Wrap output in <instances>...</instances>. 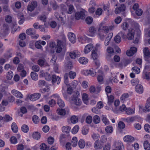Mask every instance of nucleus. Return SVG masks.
Returning <instances> with one entry per match:
<instances>
[{
	"label": "nucleus",
	"mask_w": 150,
	"mask_h": 150,
	"mask_svg": "<svg viewBox=\"0 0 150 150\" xmlns=\"http://www.w3.org/2000/svg\"><path fill=\"white\" fill-rule=\"evenodd\" d=\"M79 93L78 91L75 92L71 97V101L72 103L77 106H79L81 104V101L79 98Z\"/></svg>",
	"instance_id": "obj_1"
},
{
	"label": "nucleus",
	"mask_w": 150,
	"mask_h": 150,
	"mask_svg": "<svg viewBox=\"0 0 150 150\" xmlns=\"http://www.w3.org/2000/svg\"><path fill=\"white\" fill-rule=\"evenodd\" d=\"M65 42H62L60 40H58L57 42V46L56 48V52L58 53H60L62 51V49L65 47Z\"/></svg>",
	"instance_id": "obj_2"
},
{
	"label": "nucleus",
	"mask_w": 150,
	"mask_h": 150,
	"mask_svg": "<svg viewBox=\"0 0 150 150\" xmlns=\"http://www.w3.org/2000/svg\"><path fill=\"white\" fill-rule=\"evenodd\" d=\"M86 12L85 10L83 9H82L80 11L77 12L75 14V18L77 20L80 19H83L85 18Z\"/></svg>",
	"instance_id": "obj_3"
},
{
	"label": "nucleus",
	"mask_w": 150,
	"mask_h": 150,
	"mask_svg": "<svg viewBox=\"0 0 150 150\" xmlns=\"http://www.w3.org/2000/svg\"><path fill=\"white\" fill-rule=\"evenodd\" d=\"M51 96L57 100V103L60 107L63 108L64 106V102L61 99L59 95L56 94L53 95Z\"/></svg>",
	"instance_id": "obj_4"
},
{
	"label": "nucleus",
	"mask_w": 150,
	"mask_h": 150,
	"mask_svg": "<svg viewBox=\"0 0 150 150\" xmlns=\"http://www.w3.org/2000/svg\"><path fill=\"white\" fill-rule=\"evenodd\" d=\"M113 146L118 150H124L125 149L123 143L120 140L115 142L113 144Z\"/></svg>",
	"instance_id": "obj_5"
},
{
	"label": "nucleus",
	"mask_w": 150,
	"mask_h": 150,
	"mask_svg": "<svg viewBox=\"0 0 150 150\" xmlns=\"http://www.w3.org/2000/svg\"><path fill=\"white\" fill-rule=\"evenodd\" d=\"M125 8L126 7L125 5L122 4L115 8V13L116 14H118L121 12L124 11L125 10Z\"/></svg>",
	"instance_id": "obj_6"
},
{
	"label": "nucleus",
	"mask_w": 150,
	"mask_h": 150,
	"mask_svg": "<svg viewBox=\"0 0 150 150\" xmlns=\"http://www.w3.org/2000/svg\"><path fill=\"white\" fill-rule=\"evenodd\" d=\"M37 6V2L36 1H33L28 6L27 9L28 11H32L34 10L35 8Z\"/></svg>",
	"instance_id": "obj_7"
},
{
	"label": "nucleus",
	"mask_w": 150,
	"mask_h": 150,
	"mask_svg": "<svg viewBox=\"0 0 150 150\" xmlns=\"http://www.w3.org/2000/svg\"><path fill=\"white\" fill-rule=\"evenodd\" d=\"M134 29L132 28L129 29L126 38L129 40L132 39L134 38Z\"/></svg>",
	"instance_id": "obj_8"
},
{
	"label": "nucleus",
	"mask_w": 150,
	"mask_h": 150,
	"mask_svg": "<svg viewBox=\"0 0 150 150\" xmlns=\"http://www.w3.org/2000/svg\"><path fill=\"white\" fill-rule=\"evenodd\" d=\"M69 53L70 57L73 59H74L80 56V52L76 50L69 52Z\"/></svg>",
	"instance_id": "obj_9"
},
{
	"label": "nucleus",
	"mask_w": 150,
	"mask_h": 150,
	"mask_svg": "<svg viewBox=\"0 0 150 150\" xmlns=\"http://www.w3.org/2000/svg\"><path fill=\"white\" fill-rule=\"evenodd\" d=\"M69 111V109L68 108H65L64 109H59L57 110L58 113L62 115H64L67 114L68 113Z\"/></svg>",
	"instance_id": "obj_10"
},
{
	"label": "nucleus",
	"mask_w": 150,
	"mask_h": 150,
	"mask_svg": "<svg viewBox=\"0 0 150 150\" xmlns=\"http://www.w3.org/2000/svg\"><path fill=\"white\" fill-rule=\"evenodd\" d=\"M69 41L72 43H75L76 41V37L75 34L71 32L69 33L68 35Z\"/></svg>",
	"instance_id": "obj_11"
},
{
	"label": "nucleus",
	"mask_w": 150,
	"mask_h": 150,
	"mask_svg": "<svg viewBox=\"0 0 150 150\" xmlns=\"http://www.w3.org/2000/svg\"><path fill=\"white\" fill-rule=\"evenodd\" d=\"M137 51V49L135 47H131L130 50L127 51V55L129 56H132Z\"/></svg>",
	"instance_id": "obj_12"
},
{
	"label": "nucleus",
	"mask_w": 150,
	"mask_h": 150,
	"mask_svg": "<svg viewBox=\"0 0 150 150\" xmlns=\"http://www.w3.org/2000/svg\"><path fill=\"white\" fill-rule=\"evenodd\" d=\"M84 73L86 75H90L93 76L96 74V71L95 69H91L89 70H86Z\"/></svg>",
	"instance_id": "obj_13"
},
{
	"label": "nucleus",
	"mask_w": 150,
	"mask_h": 150,
	"mask_svg": "<svg viewBox=\"0 0 150 150\" xmlns=\"http://www.w3.org/2000/svg\"><path fill=\"white\" fill-rule=\"evenodd\" d=\"M109 27L106 25H101L99 26L98 31H102L106 34L109 32Z\"/></svg>",
	"instance_id": "obj_14"
},
{
	"label": "nucleus",
	"mask_w": 150,
	"mask_h": 150,
	"mask_svg": "<svg viewBox=\"0 0 150 150\" xmlns=\"http://www.w3.org/2000/svg\"><path fill=\"white\" fill-rule=\"evenodd\" d=\"M40 96V94L39 93H35L30 95L29 97V99L31 101H35L39 99Z\"/></svg>",
	"instance_id": "obj_15"
},
{
	"label": "nucleus",
	"mask_w": 150,
	"mask_h": 150,
	"mask_svg": "<svg viewBox=\"0 0 150 150\" xmlns=\"http://www.w3.org/2000/svg\"><path fill=\"white\" fill-rule=\"evenodd\" d=\"M93 47V45L92 44H89L86 45L84 50V52L85 54H88L92 50Z\"/></svg>",
	"instance_id": "obj_16"
},
{
	"label": "nucleus",
	"mask_w": 150,
	"mask_h": 150,
	"mask_svg": "<svg viewBox=\"0 0 150 150\" xmlns=\"http://www.w3.org/2000/svg\"><path fill=\"white\" fill-rule=\"evenodd\" d=\"M52 77V83H54L57 82V84L59 83L61 81L60 78L59 77L55 75H53Z\"/></svg>",
	"instance_id": "obj_17"
},
{
	"label": "nucleus",
	"mask_w": 150,
	"mask_h": 150,
	"mask_svg": "<svg viewBox=\"0 0 150 150\" xmlns=\"http://www.w3.org/2000/svg\"><path fill=\"white\" fill-rule=\"evenodd\" d=\"M135 90L137 93L139 94L142 93L144 91L143 86L140 84L136 85L135 88Z\"/></svg>",
	"instance_id": "obj_18"
},
{
	"label": "nucleus",
	"mask_w": 150,
	"mask_h": 150,
	"mask_svg": "<svg viewBox=\"0 0 150 150\" xmlns=\"http://www.w3.org/2000/svg\"><path fill=\"white\" fill-rule=\"evenodd\" d=\"M124 140L126 142L131 143L133 142L134 140V138L130 135H127L124 138Z\"/></svg>",
	"instance_id": "obj_19"
},
{
	"label": "nucleus",
	"mask_w": 150,
	"mask_h": 150,
	"mask_svg": "<svg viewBox=\"0 0 150 150\" xmlns=\"http://www.w3.org/2000/svg\"><path fill=\"white\" fill-rule=\"evenodd\" d=\"M97 29L93 26L90 27L89 30V34H88V35L90 36L93 37L94 36V34L96 33Z\"/></svg>",
	"instance_id": "obj_20"
},
{
	"label": "nucleus",
	"mask_w": 150,
	"mask_h": 150,
	"mask_svg": "<svg viewBox=\"0 0 150 150\" xmlns=\"http://www.w3.org/2000/svg\"><path fill=\"white\" fill-rule=\"evenodd\" d=\"M11 93L17 98H22L23 97V96L21 93L16 90H12Z\"/></svg>",
	"instance_id": "obj_21"
},
{
	"label": "nucleus",
	"mask_w": 150,
	"mask_h": 150,
	"mask_svg": "<svg viewBox=\"0 0 150 150\" xmlns=\"http://www.w3.org/2000/svg\"><path fill=\"white\" fill-rule=\"evenodd\" d=\"M129 94L127 93H125L121 96L120 99L121 101L125 103L129 97Z\"/></svg>",
	"instance_id": "obj_22"
},
{
	"label": "nucleus",
	"mask_w": 150,
	"mask_h": 150,
	"mask_svg": "<svg viewBox=\"0 0 150 150\" xmlns=\"http://www.w3.org/2000/svg\"><path fill=\"white\" fill-rule=\"evenodd\" d=\"M71 130V127L67 125L64 126L62 127V130L64 133L68 134L70 132Z\"/></svg>",
	"instance_id": "obj_23"
},
{
	"label": "nucleus",
	"mask_w": 150,
	"mask_h": 150,
	"mask_svg": "<svg viewBox=\"0 0 150 150\" xmlns=\"http://www.w3.org/2000/svg\"><path fill=\"white\" fill-rule=\"evenodd\" d=\"M144 57L146 59H148L150 57V52L147 47L145 48L143 50Z\"/></svg>",
	"instance_id": "obj_24"
},
{
	"label": "nucleus",
	"mask_w": 150,
	"mask_h": 150,
	"mask_svg": "<svg viewBox=\"0 0 150 150\" xmlns=\"http://www.w3.org/2000/svg\"><path fill=\"white\" fill-rule=\"evenodd\" d=\"M40 91L41 93H48V96L50 94V87L48 86H46L44 88L40 89Z\"/></svg>",
	"instance_id": "obj_25"
},
{
	"label": "nucleus",
	"mask_w": 150,
	"mask_h": 150,
	"mask_svg": "<svg viewBox=\"0 0 150 150\" xmlns=\"http://www.w3.org/2000/svg\"><path fill=\"white\" fill-rule=\"evenodd\" d=\"M135 108H127L126 113L128 115H131L134 113Z\"/></svg>",
	"instance_id": "obj_26"
},
{
	"label": "nucleus",
	"mask_w": 150,
	"mask_h": 150,
	"mask_svg": "<svg viewBox=\"0 0 150 150\" xmlns=\"http://www.w3.org/2000/svg\"><path fill=\"white\" fill-rule=\"evenodd\" d=\"M94 148L96 149H101L102 148V145L98 140L96 141L94 144Z\"/></svg>",
	"instance_id": "obj_27"
},
{
	"label": "nucleus",
	"mask_w": 150,
	"mask_h": 150,
	"mask_svg": "<svg viewBox=\"0 0 150 150\" xmlns=\"http://www.w3.org/2000/svg\"><path fill=\"white\" fill-rule=\"evenodd\" d=\"M79 61L81 64H86L88 63V60L85 57H82L79 58Z\"/></svg>",
	"instance_id": "obj_28"
},
{
	"label": "nucleus",
	"mask_w": 150,
	"mask_h": 150,
	"mask_svg": "<svg viewBox=\"0 0 150 150\" xmlns=\"http://www.w3.org/2000/svg\"><path fill=\"white\" fill-rule=\"evenodd\" d=\"M26 33L29 35H32L36 34V31L33 28H29L26 30Z\"/></svg>",
	"instance_id": "obj_29"
},
{
	"label": "nucleus",
	"mask_w": 150,
	"mask_h": 150,
	"mask_svg": "<svg viewBox=\"0 0 150 150\" xmlns=\"http://www.w3.org/2000/svg\"><path fill=\"white\" fill-rule=\"evenodd\" d=\"M107 96L108 98V105H110L113 103L114 100V97L112 95H110V96H108L107 94Z\"/></svg>",
	"instance_id": "obj_30"
},
{
	"label": "nucleus",
	"mask_w": 150,
	"mask_h": 150,
	"mask_svg": "<svg viewBox=\"0 0 150 150\" xmlns=\"http://www.w3.org/2000/svg\"><path fill=\"white\" fill-rule=\"evenodd\" d=\"M93 122L95 124H97L100 122V118L98 115H96L93 116Z\"/></svg>",
	"instance_id": "obj_31"
},
{
	"label": "nucleus",
	"mask_w": 150,
	"mask_h": 150,
	"mask_svg": "<svg viewBox=\"0 0 150 150\" xmlns=\"http://www.w3.org/2000/svg\"><path fill=\"white\" fill-rule=\"evenodd\" d=\"M54 15L58 20L61 21L62 23H64V21L63 18L59 15L58 12H55L54 13Z\"/></svg>",
	"instance_id": "obj_32"
},
{
	"label": "nucleus",
	"mask_w": 150,
	"mask_h": 150,
	"mask_svg": "<svg viewBox=\"0 0 150 150\" xmlns=\"http://www.w3.org/2000/svg\"><path fill=\"white\" fill-rule=\"evenodd\" d=\"M106 35V34H105V33L102 31H98V37L102 40H103L104 39Z\"/></svg>",
	"instance_id": "obj_33"
},
{
	"label": "nucleus",
	"mask_w": 150,
	"mask_h": 150,
	"mask_svg": "<svg viewBox=\"0 0 150 150\" xmlns=\"http://www.w3.org/2000/svg\"><path fill=\"white\" fill-rule=\"evenodd\" d=\"M137 119L136 116L128 117L125 118V120L127 122H132Z\"/></svg>",
	"instance_id": "obj_34"
},
{
	"label": "nucleus",
	"mask_w": 150,
	"mask_h": 150,
	"mask_svg": "<svg viewBox=\"0 0 150 150\" xmlns=\"http://www.w3.org/2000/svg\"><path fill=\"white\" fill-rule=\"evenodd\" d=\"M105 132L108 133H111L113 131V128L110 125H109L105 128Z\"/></svg>",
	"instance_id": "obj_35"
},
{
	"label": "nucleus",
	"mask_w": 150,
	"mask_h": 150,
	"mask_svg": "<svg viewBox=\"0 0 150 150\" xmlns=\"http://www.w3.org/2000/svg\"><path fill=\"white\" fill-rule=\"evenodd\" d=\"M146 111H150V97L147 100L145 106Z\"/></svg>",
	"instance_id": "obj_36"
},
{
	"label": "nucleus",
	"mask_w": 150,
	"mask_h": 150,
	"mask_svg": "<svg viewBox=\"0 0 150 150\" xmlns=\"http://www.w3.org/2000/svg\"><path fill=\"white\" fill-rule=\"evenodd\" d=\"M78 140L77 138L76 137H73L71 140V145L73 147H75L77 144Z\"/></svg>",
	"instance_id": "obj_37"
},
{
	"label": "nucleus",
	"mask_w": 150,
	"mask_h": 150,
	"mask_svg": "<svg viewBox=\"0 0 150 150\" xmlns=\"http://www.w3.org/2000/svg\"><path fill=\"white\" fill-rule=\"evenodd\" d=\"M78 145L79 146L81 149H83L85 146V143L83 140L80 139L79 141Z\"/></svg>",
	"instance_id": "obj_38"
},
{
	"label": "nucleus",
	"mask_w": 150,
	"mask_h": 150,
	"mask_svg": "<svg viewBox=\"0 0 150 150\" xmlns=\"http://www.w3.org/2000/svg\"><path fill=\"white\" fill-rule=\"evenodd\" d=\"M82 100L85 103H86L88 100V95L86 93H83L82 96Z\"/></svg>",
	"instance_id": "obj_39"
},
{
	"label": "nucleus",
	"mask_w": 150,
	"mask_h": 150,
	"mask_svg": "<svg viewBox=\"0 0 150 150\" xmlns=\"http://www.w3.org/2000/svg\"><path fill=\"white\" fill-rule=\"evenodd\" d=\"M144 146L145 150H150V145L148 141H145L144 143Z\"/></svg>",
	"instance_id": "obj_40"
},
{
	"label": "nucleus",
	"mask_w": 150,
	"mask_h": 150,
	"mask_svg": "<svg viewBox=\"0 0 150 150\" xmlns=\"http://www.w3.org/2000/svg\"><path fill=\"white\" fill-rule=\"evenodd\" d=\"M21 129L23 132L27 133L29 131V128L28 125H23L21 127Z\"/></svg>",
	"instance_id": "obj_41"
},
{
	"label": "nucleus",
	"mask_w": 150,
	"mask_h": 150,
	"mask_svg": "<svg viewBox=\"0 0 150 150\" xmlns=\"http://www.w3.org/2000/svg\"><path fill=\"white\" fill-rule=\"evenodd\" d=\"M33 137L34 139L38 140L40 137V135L38 132H35L33 134Z\"/></svg>",
	"instance_id": "obj_42"
},
{
	"label": "nucleus",
	"mask_w": 150,
	"mask_h": 150,
	"mask_svg": "<svg viewBox=\"0 0 150 150\" xmlns=\"http://www.w3.org/2000/svg\"><path fill=\"white\" fill-rule=\"evenodd\" d=\"M45 62V59L43 58H40L38 61V63L40 67L44 65Z\"/></svg>",
	"instance_id": "obj_43"
},
{
	"label": "nucleus",
	"mask_w": 150,
	"mask_h": 150,
	"mask_svg": "<svg viewBox=\"0 0 150 150\" xmlns=\"http://www.w3.org/2000/svg\"><path fill=\"white\" fill-rule=\"evenodd\" d=\"M11 129L13 132L16 133L18 131V127L16 124L13 122L11 125Z\"/></svg>",
	"instance_id": "obj_44"
},
{
	"label": "nucleus",
	"mask_w": 150,
	"mask_h": 150,
	"mask_svg": "<svg viewBox=\"0 0 150 150\" xmlns=\"http://www.w3.org/2000/svg\"><path fill=\"white\" fill-rule=\"evenodd\" d=\"M70 120L72 123L75 124L78 122V118L76 116L73 115L71 117Z\"/></svg>",
	"instance_id": "obj_45"
},
{
	"label": "nucleus",
	"mask_w": 150,
	"mask_h": 150,
	"mask_svg": "<svg viewBox=\"0 0 150 150\" xmlns=\"http://www.w3.org/2000/svg\"><path fill=\"white\" fill-rule=\"evenodd\" d=\"M32 120L34 123L37 124L39 122L40 119L38 116L35 115L32 117Z\"/></svg>",
	"instance_id": "obj_46"
},
{
	"label": "nucleus",
	"mask_w": 150,
	"mask_h": 150,
	"mask_svg": "<svg viewBox=\"0 0 150 150\" xmlns=\"http://www.w3.org/2000/svg\"><path fill=\"white\" fill-rule=\"evenodd\" d=\"M102 120L103 123L105 125H107L109 124L110 122L109 121L105 116L102 115Z\"/></svg>",
	"instance_id": "obj_47"
},
{
	"label": "nucleus",
	"mask_w": 150,
	"mask_h": 150,
	"mask_svg": "<svg viewBox=\"0 0 150 150\" xmlns=\"http://www.w3.org/2000/svg\"><path fill=\"white\" fill-rule=\"evenodd\" d=\"M132 70L133 72L137 74H139L140 72V69L136 67H132Z\"/></svg>",
	"instance_id": "obj_48"
},
{
	"label": "nucleus",
	"mask_w": 150,
	"mask_h": 150,
	"mask_svg": "<svg viewBox=\"0 0 150 150\" xmlns=\"http://www.w3.org/2000/svg\"><path fill=\"white\" fill-rule=\"evenodd\" d=\"M38 85L39 87H42L46 85V82L44 80H40L38 81Z\"/></svg>",
	"instance_id": "obj_49"
},
{
	"label": "nucleus",
	"mask_w": 150,
	"mask_h": 150,
	"mask_svg": "<svg viewBox=\"0 0 150 150\" xmlns=\"http://www.w3.org/2000/svg\"><path fill=\"white\" fill-rule=\"evenodd\" d=\"M79 129V127L78 125L75 126L72 129L71 132L73 134L76 133Z\"/></svg>",
	"instance_id": "obj_50"
},
{
	"label": "nucleus",
	"mask_w": 150,
	"mask_h": 150,
	"mask_svg": "<svg viewBox=\"0 0 150 150\" xmlns=\"http://www.w3.org/2000/svg\"><path fill=\"white\" fill-rule=\"evenodd\" d=\"M13 74L12 71H9L7 73L6 78L8 80H11L13 77Z\"/></svg>",
	"instance_id": "obj_51"
},
{
	"label": "nucleus",
	"mask_w": 150,
	"mask_h": 150,
	"mask_svg": "<svg viewBox=\"0 0 150 150\" xmlns=\"http://www.w3.org/2000/svg\"><path fill=\"white\" fill-rule=\"evenodd\" d=\"M31 76L33 80H37L38 78V75L35 73L33 72H31Z\"/></svg>",
	"instance_id": "obj_52"
},
{
	"label": "nucleus",
	"mask_w": 150,
	"mask_h": 150,
	"mask_svg": "<svg viewBox=\"0 0 150 150\" xmlns=\"http://www.w3.org/2000/svg\"><path fill=\"white\" fill-rule=\"evenodd\" d=\"M91 56L94 60L97 59L98 55L96 53V50H93L92 51Z\"/></svg>",
	"instance_id": "obj_53"
},
{
	"label": "nucleus",
	"mask_w": 150,
	"mask_h": 150,
	"mask_svg": "<svg viewBox=\"0 0 150 150\" xmlns=\"http://www.w3.org/2000/svg\"><path fill=\"white\" fill-rule=\"evenodd\" d=\"M74 7L72 5H70L69 6L68 10L67 13L68 14H71L73 12L74 9Z\"/></svg>",
	"instance_id": "obj_54"
},
{
	"label": "nucleus",
	"mask_w": 150,
	"mask_h": 150,
	"mask_svg": "<svg viewBox=\"0 0 150 150\" xmlns=\"http://www.w3.org/2000/svg\"><path fill=\"white\" fill-rule=\"evenodd\" d=\"M93 120L92 117L90 115L88 116L86 118V122L88 124H90L91 123Z\"/></svg>",
	"instance_id": "obj_55"
},
{
	"label": "nucleus",
	"mask_w": 150,
	"mask_h": 150,
	"mask_svg": "<svg viewBox=\"0 0 150 150\" xmlns=\"http://www.w3.org/2000/svg\"><path fill=\"white\" fill-rule=\"evenodd\" d=\"M41 40H39L36 42L35 43V46L36 48L38 49H41L42 47L41 45Z\"/></svg>",
	"instance_id": "obj_56"
},
{
	"label": "nucleus",
	"mask_w": 150,
	"mask_h": 150,
	"mask_svg": "<svg viewBox=\"0 0 150 150\" xmlns=\"http://www.w3.org/2000/svg\"><path fill=\"white\" fill-rule=\"evenodd\" d=\"M144 129L146 132L150 133V125L148 124H145L144 125Z\"/></svg>",
	"instance_id": "obj_57"
},
{
	"label": "nucleus",
	"mask_w": 150,
	"mask_h": 150,
	"mask_svg": "<svg viewBox=\"0 0 150 150\" xmlns=\"http://www.w3.org/2000/svg\"><path fill=\"white\" fill-rule=\"evenodd\" d=\"M114 40L115 42L119 43L121 41V37H120V35H118L115 37L114 38Z\"/></svg>",
	"instance_id": "obj_58"
},
{
	"label": "nucleus",
	"mask_w": 150,
	"mask_h": 150,
	"mask_svg": "<svg viewBox=\"0 0 150 150\" xmlns=\"http://www.w3.org/2000/svg\"><path fill=\"white\" fill-rule=\"evenodd\" d=\"M107 52L108 53V54H113L114 53V51L113 49L111 47H108L107 49Z\"/></svg>",
	"instance_id": "obj_59"
},
{
	"label": "nucleus",
	"mask_w": 150,
	"mask_h": 150,
	"mask_svg": "<svg viewBox=\"0 0 150 150\" xmlns=\"http://www.w3.org/2000/svg\"><path fill=\"white\" fill-rule=\"evenodd\" d=\"M93 21V18L91 17H88L86 19V21L88 24H91Z\"/></svg>",
	"instance_id": "obj_60"
},
{
	"label": "nucleus",
	"mask_w": 150,
	"mask_h": 150,
	"mask_svg": "<svg viewBox=\"0 0 150 150\" xmlns=\"http://www.w3.org/2000/svg\"><path fill=\"white\" fill-rule=\"evenodd\" d=\"M76 76L75 72L71 71L69 73V76L70 78L74 79Z\"/></svg>",
	"instance_id": "obj_61"
},
{
	"label": "nucleus",
	"mask_w": 150,
	"mask_h": 150,
	"mask_svg": "<svg viewBox=\"0 0 150 150\" xmlns=\"http://www.w3.org/2000/svg\"><path fill=\"white\" fill-rule=\"evenodd\" d=\"M47 146L44 143H42L40 146V149L41 150H47Z\"/></svg>",
	"instance_id": "obj_62"
},
{
	"label": "nucleus",
	"mask_w": 150,
	"mask_h": 150,
	"mask_svg": "<svg viewBox=\"0 0 150 150\" xmlns=\"http://www.w3.org/2000/svg\"><path fill=\"white\" fill-rule=\"evenodd\" d=\"M12 118L9 115H6L4 117V120L6 122H8L11 120Z\"/></svg>",
	"instance_id": "obj_63"
},
{
	"label": "nucleus",
	"mask_w": 150,
	"mask_h": 150,
	"mask_svg": "<svg viewBox=\"0 0 150 150\" xmlns=\"http://www.w3.org/2000/svg\"><path fill=\"white\" fill-rule=\"evenodd\" d=\"M118 126L120 129H122L125 127V125L123 122L120 121L118 123Z\"/></svg>",
	"instance_id": "obj_64"
}]
</instances>
